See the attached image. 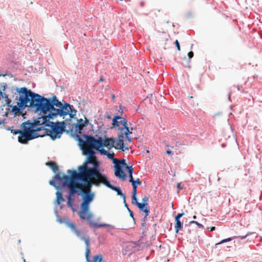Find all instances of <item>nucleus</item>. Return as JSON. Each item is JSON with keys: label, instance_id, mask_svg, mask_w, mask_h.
<instances>
[{"label": "nucleus", "instance_id": "obj_1", "mask_svg": "<svg viewBox=\"0 0 262 262\" xmlns=\"http://www.w3.org/2000/svg\"><path fill=\"white\" fill-rule=\"evenodd\" d=\"M52 119L44 118L43 117H38L35 119V133H38L41 130H45L43 134H40L39 137H43L45 136H49L51 140H55L57 139L60 138L62 134L66 132H73V128L70 130H65L62 129L57 122H54L51 121Z\"/></svg>", "mask_w": 262, "mask_h": 262}, {"label": "nucleus", "instance_id": "obj_2", "mask_svg": "<svg viewBox=\"0 0 262 262\" xmlns=\"http://www.w3.org/2000/svg\"><path fill=\"white\" fill-rule=\"evenodd\" d=\"M37 110L35 112H39V117H43L53 119V115L57 113L58 108L63 103L59 101L55 95L50 98H46L37 93L35 94Z\"/></svg>", "mask_w": 262, "mask_h": 262}, {"label": "nucleus", "instance_id": "obj_3", "mask_svg": "<svg viewBox=\"0 0 262 262\" xmlns=\"http://www.w3.org/2000/svg\"><path fill=\"white\" fill-rule=\"evenodd\" d=\"M68 175L62 173L61 177L60 174H56L53 177V179L56 180L58 184L61 185L63 188H67L68 190V198L74 199L77 194L80 195L82 188L81 186L78 187V180L75 174L67 171Z\"/></svg>", "mask_w": 262, "mask_h": 262}, {"label": "nucleus", "instance_id": "obj_4", "mask_svg": "<svg viewBox=\"0 0 262 262\" xmlns=\"http://www.w3.org/2000/svg\"><path fill=\"white\" fill-rule=\"evenodd\" d=\"M35 119L33 122L28 120L20 124L21 129H13L11 133L16 135L19 134L18 141L24 144H28L29 141L36 139L40 136L39 134L35 133Z\"/></svg>", "mask_w": 262, "mask_h": 262}, {"label": "nucleus", "instance_id": "obj_5", "mask_svg": "<svg viewBox=\"0 0 262 262\" xmlns=\"http://www.w3.org/2000/svg\"><path fill=\"white\" fill-rule=\"evenodd\" d=\"M14 103L16 105H11L10 108H6L3 117H7L9 114L14 115L17 113H22L27 107L30 110H37L36 97L35 96L28 97L26 98L20 97L17 100H15Z\"/></svg>", "mask_w": 262, "mask_h": 262}, {"label": "nucleus", "instance_id": "obj_6", "mask_svg": "<svg viewBox=\"0 0 262 262\" xmlns=\"http://www.w3.org/2000/svg\"><path fill=\"white\" fill-rule=\"evenodd\" d=\"M2 91L5 92L6 90L8 93L12 94L13 98L14 100H17L20 97H28L35 96L36 93L33 92L31 90L28 89L26 87L18 88L15 86H8L5 82L1 83Z\"/></svg>", "mask_w": 262, "mask_h": 262}, {"label": "nucleus", "instance_id": "obj_7", "mask_svg": "<svg viewBox=\"0 0 262 262\" xmlns=\"http://www.w3.org/2000/svg\"><path fill=\"white\" fill-rule=\"evenodd\" d=\"M72 136L78 142L79 147L80 145H83L84 143L86 144L87 146L92 145L93 148L98 145L99 142L103 138L101 136L98 134L96 135L95 136L92 135H88L84 132L81 134L77 133H72Z\"/></svg>", "mask_w": 262, "mask_h": 262}, {"label": "nucleus", "instance_id": "obj_8", "mask_svg": "<svg viewBox=\"0 0 262 262\" xmlns=\"http://www.w3.org/2000/svg\"><path fill=\"white\" fill-rule=\"evenodd\" d=\"M78 214L79 216V217L81 220H87L88 221V223L92 228L98 229L101 227H109L112 228H115V226L108 224L107 223H98L97 222H94L91 220L93 217V214L91 212H89V209L84 210L80 209V210L78 212Z\"/></svg>", "mask_w": 262, "mask_h": 262}, {"label": "nucleus", "instance_id": "obj_9", "mask_svg": "<svg viewBox=\"0 0 262 262\" xmlns=\"http://www.w3.org/2000/svg\"><path fill=\"white\" fill-rule=\"evenodd\" d=\"M81 200L80 204V209L84 210L90 209V205L94 201L95 194L92 190H83L82 189L80 195Z\"/></svg>", "mask_w": 262, "mask_h": 262}, {"label": "nucleus", "instance_id": "obj_10", "mask_svg": "<svg viewBox=\"0 0 262 262\" xmlns=\"http://www.w3.org/2000/svg\"><path fill=\"white\" fill-rule=\"evenodd\" d=\"M75 175L77 179L79 186H81L83 189L85 188L87 190H92L93 186L95 184V182L92 180L94 177H91L90 174L86 173H75Z\"/></svg>", "mask_w": 262, "mask_h": 262}, {"label": "nucleus", "instance_id": "obj_11", "mask_svg": "<svg viewBox=\"0 0 262 262\" xmlns=\"http://www.w3.org/2000/svg\"><path fill=\"white\" fill-rule=\"evenodd\" d=\"M108 141L111 145V148H115L116 149L124 151L128 150V147L124 144V137L122 135H118L117 138L107 137Z\"/></svg>", "mask_w": 262, "mask_h": 262}, {"label": "nucleus", "instance_id": "obj_12", "mask_svg": "<svg viewBox=\"0 0 262 262\" xmlns=\"http://www.w3.org/2000/svg\"><path fill=\"white\" fill-rule=\"evenodd\" d=\"M114 174L115 177L122 181H125L127 177V174L123 169V165H126V160L124 159H121L118 160L117 163L115 164Z\"/></svg>", "mask_w": 262, "mask_h": 262}, {"label": "nucleus", "instance_id": "obj_13", "mask_svg": "<svg viewBox=\"0 0 262 262\" xmlns=\"http://www.w3.org/2000/svg\"><path fill=\"white\" fill-rule=\"evenodd\" d=\"M93 158L87 157H86V159L85 161L83 162L82 165H80L78 167V171L72 169H69L68 170L72 172L74 174L78 173V174H82L83 173H86L89 170H91L92 167H90L89 166V164L92 165V166H93V164H95L96 163L92 161V159Z\"/></svg>", "mask_w": 262, "mask_h": 262}, {"label": "nucleus", "instance_id": "obj_14", "mask_svg": "<svg viewBox=\"0 0 262 262\" xmlns=\"http://www.w3.org/2000/svg\"><path fill=\"white\" fill-rule=\"evenodd\" d=\"M111 145L107 139L106 135L104 136V139L102 138L98 145L94 148L97 152H98L100 155L106 156L108 154V151L104 149V147H109L111 148Z\"/></svg>", "mask_w": 262, "mask_h": 262}, {"label": "nucleus", "instance_id": "obj_15", "mask_svg": "<svg viewBox=\"0 0 262 262\" xmlns=\"http://www.w3.org/2000/svg\"><path fill=\"white\" fill-rule=\"evenodd\" d=\"M56 182V180L53 178L52 180L49 181V184L53 186L57 190V192H56V200L55 203L57 205H60L61 202L65 201V199L63 197L61 192L63 187H61V185H57Z\"/></svg>", "mask_w": 262, "mask_h": 262}, {"label": "nucleus", "instance_id": "obj_16", "mask_svg": "<svg viewBox=\"0 0 262 262\" xmlns=\"http://www.w3.org/2000/svg\"><path fill=\"white\" fill-rule=\"evenodd\" d=\"M63 104L59 108H58L57 112L55 115H53V119L57 117L58 116L60 117H64L69 114V111L70 107H71V104L66 102L63 100H62Z\"/></svg>", "mask_w": 262, "mask_h": 262}, {"label": "nucleus", "instance_id": "obj_17", "mask_svg": "<svg viewBox=\"0 0 262 262\" xmlns=\"http://www.w3.org/2000/svg\"><path fill=\"white\" fill-rule=\"evenodd\" d=\"M104 171L103 169L101 168L99 163H96L93 164L90 170L86 173L90 174L91 177H94L95 179H98V175Z\"/></svg>", "mask_w": 262, "mask_h": 262}, {"label": "nucleus", "instance_id": "obj_18", "mask_svg": "<svg viewBox=\"0 0 262 262\" xmlns=\"http://www.w3.org/2000/svg\"><path fill=\"white\" fill-rule=\"evenodd\" d=\"M80 149L82 151V154L85 155L87 157L95 158L96 157L95 154L96 150L92 147H89V146L84 147L83 145H80Z\"/></svg>", "mask_w": 262, "mask_h": 262}, {"label": "nucleus", "instance_id": "obj_19", "mask_svg": "<svg viewBox=\"0 0 262 262\" xmlns=\"http://www.w3.org/2000/svg\"><path fill=\"white\" fill-rule=\"evenodd\" d=\"M77 123H73L72 126L74 127V132L72 133H77L78 135L81 134L85 132L84 129H83V120L82 118L78 119L76 118Z\"/></svg>", "mask_w": 262, "mask_h": 262}, {"label": "nucleus", "instance_id": "obj_20", "mask_svg": "<svg viewBox=\"0 0 262 262\" xmlns=\"http://www.w3.org/2000/svg\"><path fill=\"white\" fill-rule=\"evenodd\" d=\"M126 120L127 119L125 118H123L122 115H118V114H116L112 118V126H117L118 125H121V123L123 122V121Z\"/></svg>", "mask_w": 262, "mask_h": 262}, {"label": "nucleus", "instance_id": "obj_21", "mask_svg": "<svg viewBox=\"0 0 262 262\" xmlns=\"http://www.w3.org/2000/svg\"><path fill=\"white\" fill-rule=\"evenodd\" d=\"M2 98L5 99V101H6L5 105H7V106L8 107V108H10L11 105H12L11 104V99L9 98V95H7L6 92H4L0 90V99Z\"/></svg>", "mask_w": 262, "mask_h": 262}, {"label": "nucleus", "instance_id": "obj_22", "mask_svg": "<svg viewBox=\"0 0 262 262\" xmlns=\"http://www.w3.org/2000/svg\"><path fill=\"white\" fill-rule=\"evenodd\" d=\"M80 240L84 242L86 248H90V237L88 235H86L84 232H81L79 236H77Z\"/></svg>", "mask_w": 262, "mask_h": 262}, {"label": "nucleus", "instance_id": "obj_23", "mask_svg": "<svg viewBox=\"0 0 262 262\" xmlns=\"http://www.w3.org/2000/svg\"><path fill=\"white\" fill-rule=\"evenodd\" d=\"M148 204H141V203L137 206L141 212H144L146 216H148L150 213V210L148 208Z\"/></svg>", "mask_w": 262, "mask_h": 262}, {"label": "nucleus", "instance_id": "obj_24", "mask_svg": "<svg viewBox=\"0 0 262 262\" xmlns=\"http://www.w3.org/2000/svg\"><path fill=\"white\" fill-rule=\"evenodd\" d=\"M65 224L71 229V230L74 232L76 236H79V234L81 232V231L78 230L75 225V224L67 220L66 222H65Z\"/></svg>", "mask_w": 262, "mask_h": 262}, {"label": "nucleus", "instance_id": "obj_25", "mask_svg": "<svg viewBox=\"0 0 262 262\" xmlns=\"http://www.w3.org/2000/svg\"><path fill=\"white\" fill-rule=\"evenodd\" d=\"M175 232L176 233H178L179 231H183V222L181 220H175L174 224Z\"/></svg>", "mask_w": 262, "mask_h": 262}, {"label": "nucleus", "instance_id": "obj_26", "mask_svg": "<svg viewBox=\"0 0 262 262\" xmlns=\"http://www.w3.org/2000/svg\"><path fill=\"white\" fill-rule=\"evenodd\" d=\"M121 123V125L123 126V129H124V135H130L132 132L130 130V127L128 126L127 120L123 121Z\"/></svg>", "mask_w": 262, "mask_h": 262}, {"label": "nucleus", "instance_id": "obj_27", "mask_svg": "<svg viewBox=\"0 0 262 262\" xmlns=\"http://www.w3.org/2000/svg\"><path fill=\"white\" fill-rule=\"evenodd\" d=\"M51 162H47L46 164V165L49 166V167L52 169V171L55 173L56 175L57 174L56 172L59 169V166L56 163H54L51 164Z\"/></svg>", "mask_w": 262, "mask_h": 262}, {"label": "nucleus", "instance_id": "obj_28", "mask_svg": "<svg viewBox=\"0 0 262 262\" xmlns=\"http://www.w3.org/2000/svg\"><path fill=\"white\" fill-rule=\"evenodd\" d=\"M72 118H71L70 117V118L67 119L64 121H62L61 122H59V121H57V123H58V124L61 126L62 129H64L66 130V128L68 124H70L71 122H72Z\"/></svg>", "mask_w": 262, "mask_h": 262}, {"label": "nucleus", "instance_id": "obj_29", "mask_svg": "<svg viewBox=\"0 0 262 262\" xmlns=\"http://www.w3.org/2000/svg\"><path fill=\"white\" fill-rule=\"evenodd\" d=\"M67 199L68 200L67 206L69 207H70L73 212L76 211V209L74 207V204L73 203V202L75 201V199H74L70 198H68V197H67Z\"/></svg>", "mask_w": 262, "mask_h": 262}, {"label": "nucleus", "instance_id": "obj_30", "mask_svg": "<svg viewBox=\"0 0 262 262\" xmlns=\"http://www.w3.org/2000/svg\"><path fill=\"white\" fill-rule=\"evenodd\" d=\"M77 112V110L74 108L73 105H71V107H70L69 114L68 115L71 118L76 119Z\"/></svg>", "mask_w": 262, "mask_h": 262}, {"label": "nucleus", "instance_id": "obj_31", "mask_svg": "<svg viewBox=\"0 0 262 262\" xmlns=\"http://www.w3.org/2000/svg\"><path fill=\"white\" fill-rule=\"evenodd\" d=\"M84 118H85V120H83V124L82 128H83V129H84L85 127L86 128V127L89 126L88 128L89 129V130L88 132H88H89V128H93L94 125L92 123H90L89 120L88 118H86L85 116H84Z\"/></svg>", "mask_w": 262, "mask_h": 262}, {"label": "nucleus", "instance_id": "obj_32", "mask_svg": "<svg viewBox=\"0 0 262 262\" xmlns=\"http://www.w3.org/2000/svg\"><path fill=\"white\" fill-rule=\"evenodd\" d=\"M235 236H233V237H228V238H227L225 239H223L221 240L220 242L216 243L215 246L216 247L217 246H218L219 245L223 244L224 243H227L228 242H230L232 239H235Z\"/></svg>", "mask_w": 262, "mask_h": 262}, {"label": "nucleus", "instance_id": "obj_33", "mask_svg": "<svg viewBox=\"0 0 262 262\" xmlns=\"http://www.w3.org/2000/svg\"><path fill=\"white\" fill-rule=\"evenodd\" d=\"M102 259L103 258L102 254H98L97 255L93 256L92 262H101Z\"/></svg>", "mask_w": 262, "mask_h": 262}, {"label": "nucleus", "instance_id": "obj_34", "mask_svg": "<svg viewBox=\"0 0 262 262\" xmlns=\"http://www.w3.org/2000/svg\"><path fill=\"white\" fill-rule=\"evenodd\" d=\"M111 129H113V128L117 129L119 131V133L118 135H122V136H124V129H123V126H121L120 125H118L117 126H111Z\"/></svg>", "mask_w": 262, "mask_h": 262}, {"label": "nucleus", "instance_id": "obj_35", "mask_svg": "<svg viewBox=\"0 0 262 262\" xmlns=\"http://www.w3.org/2000/svg\"><path fill=\"white\" fill-rule=\"evenodd\" d=\"M91 250L90 248H86L85 249V259L86 262H92V260L90 258L91 256Z\"/></svg>", "mask_w": 262, "mask_h": 262}, {"label": "nucleus", "instance_id": "obj_36", "mask_svg": "<svg viewBox=\"0 0 262 262\" xmlns=\"http://www.w3.org/2000/svg\"><path fill=\"white\" fill-rule=\"evenodd\" d=\"M123 167L125 168V170L128 173V176L133 175L134 169L132 166L128 165L126 163V165H123Z\"/></svg>", "mask_w": 262, "mask_h": 262}, {"label": "nucleus", "instance_id": "obj_37", "mask_svg": "<svg viewBox=\"0 0 262 262\" xmlns=\"http://www.w3.org/2000/svg\"><path fill=\"white\" fill-rule=\"evenodd\" d=\"M101 183L111 189H112L113 187L115 186L111 184V182L108 180V179L104 180L103 182H101Z\"/></svg>", "mask_w": 262, "mask_h": 262}, {"label": "nucleus", "instance_id": "obj_38", "mask_svg": "<svg viewBox=\"0 0 262 262\" xmlns=\"http://www.w3.org/2000/svg\"><path fill=\"white\" fill-rule=\"evenodd\" d=\"M112 190L116 191L117 195H120L121 194H122L123 192L121 188L120 187L117 186H114Z\"/></svg>", "mask_w": 262, "mask_h": 262}, {"label": "nucleus", "instance_id": "obj_39", "mask_svg": "<svg viewBox=\"0 0 262 262\" xmlns=\"http://www.w3.org/2000/svg\"><path fill=\"white\" fill-rule=\"evenodd\" d=\"M131 197L132 204L137 206L140 203L138 202L137 196H132Z\"/></svg>", "mask_w": 262, "mask_h": 262}, {"label": "nucleus", "instance_id": "obj_40", "mask_svg": "<svg viewBox=\"0 0 262 262\" xmlns=\"http://www.w3.org/2000/svg\"><path fill=\"white\" fill-rule=\"evenodd\" d=\"M193 224H196L199 228H201L202 229H205L203 225L195 221H191L189 222L188 225Z\"/></svg>", "mask_w": 262, "mask_h": 262}, {"label": "nucleus", "instance_id": "obj_41", "mask_svg": "<svg viewBox=\"0 0 262 262\" xmlns=\"http://www.w3.org/2000/svg\"><path fill=\"white\" fill-rule=\"evenodd\" d=\"M89 132H93V134L98 133V134H101L102 133V127H98V128L95 130L93 129V127L92 128H89Z\"/></svg>", "mask_w": 262, "mask_h": 262}, {"label": "nucleus", "instance_id": "obj_42", "mask_svg": "<svg viewBox=\"0 0 262 262\" xmlns=\"http://www.w3.org/2000/svg\"><path fill=\"white\" fill-rule=\"evenodd\" d=\"M106 156H107L110 160H113V162L115 163V154L113 151L111 152L108 151V154H107V155H106Z\"/></svg>", "mask_w": 262, "mask_h": 262}, {"label": "nucleus", "instance_id": "obj_43", "mask_svg": "<svg viewBox=\"0 0 262 262\" xmlns=\"http://www.w3.org/2000/svg\"><path fill=\"white\" fill-rule=\"evenodd\" d=\"M252 234H255V233H254V232H248L245 235L235 236V238H240L241 239H244L247 237H248V236H249L250 235H251Z\"/></svg>", "mask_w": 262, "mask_h": 262}, {"label": "nucleus", "instance_id": "obj_44", "mask_svg": "<svg viewBox=\"0 0 262 262\" xmlns=\"http://www.w3.org/2000/svg\"><path fill=\"white\" fill-rule=\"evenodd\" d=\"M133 190L132 192V196H137V190L136 187V186L135 185H133Z\"/></svg>", "mask_w": 262, "mask_h": 262}, {"label": "nucleus", "instance_id": "obj_45", "mask_svg": "<svg viewBox=\"0 0 262 262\" xmlns=\"http://www.w3.org/2000/svg\"><path fill=\"white\" fill-rule=\"evenodd\" d=\"M194 53L192 51H190L188 53L187 56L188 57V63H189L190 62L191 59L193 57Z\"/></svg>", "mask_w": 262, "mask_h": 262}, {"label": "nucleus", "instance_id": "obj_46", "mask_svg": "<svg viewBox=\"0 0 262 262\" xmlns=\"http://www.w3.org/2000/svg\"><path fill=\"white\" fill-rule=\"evenodd\" d=\"M142 184L141 181L140 180V179L137 178L136 180H135V182L132 183V186H133V185H135L136 186V187H137L138 185H140Z\"/></svg>", "mask_w": 262, "mask_h": 262}, {"label": "nucleus", "instance_id": "obj_47", "mask_svg": "<svg viewBox=\"0 0 262 262\" xmlns=\"http://www.w3.org/2000/svg\"><path fill=\"white\" fill-rule=\"evenodd\" d=\"M56 221L60 224L64 223L67 221L64 218H62L59 216V217L57 218Z\"/></svg>", "mask_w": 262, "mask_h": 262}, {"label": "nucleus", "instance_id": "obj_48", "mask_svg": "<svg viewBox=\"0 0 262 262\" xmlns=\"http://www.w3.org/2000/svg\"><path fill=\"white\" fill-rule=\"evenodd\" d=\"M184 212L178 213L174 217L175 220H180V219L184 215Z\"/></svg>", "mask_w": 262, "mask_h": 262}, {"label": "nucleus", "instance_id": "obj_49", "mask_svg": "<svg viewBox=\"0 0 262 262\" xmlns=\"http://www.w3.org/2000/svg\"><path fill=\"white\" fill-rule=\"evenodd\" d=\"M148 197H147V196H144L143 198H142V202L141 203V204H148V203H147V201H148Z\"/></svg>", "mask_w": 262, "mask_h": 262}, {"label": "nucleus", "instance_id": "obj_50", "mask_svg": "<svg viewBox=\"0 0 262 262\" xmlns=\"http://www.w3.org/2000/svg\"><path fill=\"white\" fill-rule=\"evenodd\" d=\"M174 44H175L176 47L177 48V49L178 51H180L181 47H180V43H179V41L177 39H176L175 40Z\"/></svg>", "mask_w": 262, "mask_h": 262}, {"label": "nucleus", "instance_id": "obj_51", "mask_svg": "<svg viewBox=\"0 0 262 262\" xmlns=\"http://www.w3.org/2000/svg\"><path fill=\"white\" fill-rule=\"evenodd\" d=\"M100 178L103 179L104 180L108 179L107 176L102 172H101L100 174L98 175V179Z\"/></svg>", "mask_w": 262, "mask_h": 262}, {"label": "nucleus", "instance_id": "obj_52", "mask_svg": "<svg viewBox=\"0 0 262 262\" xmlns=\"http://www.w3.org/2000/svg\"><path fill=\"white\" fill-rule=\"evenodd\" d=\"M124 106H123L122 105H119V108L118 110V111L122 115V114L123 113V110H124Z\"/></svg>", "mask_w": 262, "mask_h": 262}, {"label": "nucleus", "instance_id": "obj_53", "mask_svg": "<svg viewBox=\"0 0 262 262\" xmlns=\"http://www.w3.org/2000/svg\"><path fill=\"white\" fill-rule=\"evenodd\" d=\"M128 178H129V180H128L129 182L130 183H131L132 184V183H134V182H135V179L133 178V175H129Z\"/></svg>", "mask_w": 262, "mask_h": 262}, {"label": "nucleus", "instance_id": "obj_54", "mask_svg": "<svg viewBox=\"0 0 262 262\" xmlns=\"http://www.w3.org/2000/svg\"><path fill=\"white\" fill-rule=\"evenodd\" d=\"M105 117H106L107 119L111 120H112V117L109 115L108 112H106L104 114Z\"/></svg>", "mask_w": 262, "mask_h": 262}, {"label": "nucleus", "instance_id": "obj_55", "mask_svg": "<svg viewBox=\"0 0 262 262\" xmlns=\"http://www.w3.org/2000/svg\"><path fill=\"white\" fill-rule=\"evenodd\" d=\"M125 137L126 140L127 141H128L129 142H132V139L131 137H130V135L125 136Z\"/></svg>", "mask_w": 262, "mask_h": 262}, {"label": "nucleus", "instance_id": "obj_56", "mask_svg": "<svg viewBox=\"0 0 262 262\" xmlns=\"http://www.w3.org/2000/svg\"><path fill=\"white\" fill-rule=\"evenodd\" d=\"M129 213V215L131 217H133V216H134V212L131 210L130 209H128V210H127Z\"/></svg>", "mask_w": 262, "mask_h": 262}, {"label": "nucleus", "instance_id": "obj_57", "mask_svg": "<svg viewBox=\"0 0 262 262\" xmlns=\"http://www.w3.org/2000/svg\"><path fill=\"white\" fill-rule=\"evenodd\" d=\"M166 154H167L168 155H172V152L170 149H167L166 151Z\"/></svg>", "mask_w": 262, "mask_h": 262}, {"label": "nucleus", "instance_id": "obj_58", "mask_svg": "<svg viewBox=\"0 0 262 262\" xmlns=\"http://www.w3.org/2000/svg\"><path fill=\"white\" fill-rule=\"evenodd\" d=\"M153 96H152V94H148L146 98L145 99V100H146V99H151L152 98Z\"/></svg>", "mask_w": 262, "mask_h": 262}, {"label": "nucleus", "instance_id": "obj_59", "mask_svg": "<svg viewBox=\"0 0 262 262\" xmlns=\"http://www.w3.org/2000/svg\"><path fill=\"white\" fill-rule=\"evenodd\" d=\"M120 196L122 198V199L123 200V202H125L126 201V196H125V193L122 192V194H121V195H120Z\"/></svg>", "mask_w": 262, "mask_h": 262}, {"label": "nucleus", "instance_id": "obj_60", "mask_svg": "<svg viewBox=\"0 0 262 262\" xmlns=\"http://www.w3.org/2000/svg\"><path fill=\"white\" fill-rule=\"evenodd\" d=\"M6 121V119H1L0 118V125H2V124H3L5 123Z\"/></svg>", "mask_w": 262, "mask_h": 262}, {"label": "nucleus", "instance_id": "obj_61", "mask_svg": "<svg viewBox=\"0 0 262 262\" xmlns=\"http://www.w3.org/2000/svg\"><path fill=\"white\" fill-rule=\"evenodd\" d=\"M54 214H55V215H56V218L59 217V216H60V215L58 214V212H57V210H56V209H54Z\"/></svg>", "mask_w": 262, "mask_h": 262}, {"label": "nucleus", "instance_id": "obj_62", "mask_svg": "<svg viewBox=\"0 0 262 262\" xmlns=\"http://www.w3.org/2000/svg\"><path fill=\"white\" fill-rule=\"evenodd\" d=\"M97 124L99 126V127H102V126H103V123L102 121H100L99 123Z\"/></svg>", "mask_w": 262, "mask_h": 262}, {"label": "nucleus", "instance_id": "obj_63", "mask_svg": "<svg viewBox=\"0 0 262 262\" xmlns=\"http://www.w3.org/2000/svg\"><path fill=\"white\" fill-rule=\"evenodd\" d=\"M7 106V105H5V104H2L0 106V109L1 110H5L6 108H5V107Z\"/></svg>", "mask_w": 262, "mask_h": 262}, {"label": "nucleus", "instance_id": "obj_64", "mask_svg": "<svg viewBox=\"0 0 262 262\" xmlns=\"http://www.w3.org/2000/svg\"><path fill=\"white\" fill-rule=\"evenodd\" d=\"M177 188L179 189H182V187L181 186V183H178L177 184Z\"/></svg>", "mask_w": 262, "mask_h": 262}]
</instances>
